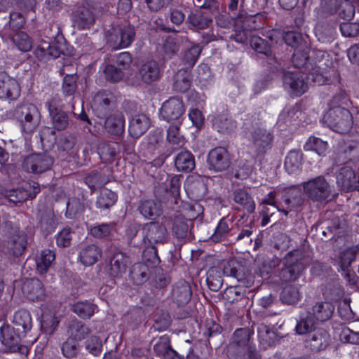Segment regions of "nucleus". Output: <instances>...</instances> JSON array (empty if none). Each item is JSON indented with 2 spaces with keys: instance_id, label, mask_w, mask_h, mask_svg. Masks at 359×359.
<instances>
[{
  "instance_id": "obj_56",
  "label": "nucleus",
  "mask_w": 359,
  "mask_h": 359,
  "mask_svg": "<svg viewBox=\"0 0 359 359\" xmlns=\"http://www.w3.org/2000/svg\"><path fill=\"white\" fill-rule=\"evenodd\" d=\"M302 269V266L299 264H297L293 266H290L283 270V276L285 280L295 279Z\"/></svg>"
},
{
  "instance_id": "obj_31",
  "label": "nucleus",
  "mask_w": 359,
  "mask_h": 359,
  "mask_svg": "<svg viewBox=\"0 0 359 359\" xmlns=\"http://www.w3.org/2000/svg\"><path fill=\"white\" fill-rule=\"evenodd\" d=\"M233 200L236 203L241 205L248 212L255 210V204L252 198L245 191L238 190L234 193Z\"/></svg>"
},
{
  "instance_id": "obj_34",
  "label": "nucleus",
  "mask_w": 359,
  "mask_h": 359,
  "mask_svg": "<svg viewBox=\"0 0 359 359\" xmlns=\"http://www.w3.org/2000/svg\"><path fill=\"white\" fill-rule=\"evenodd\" d=\"M304 149L306 150L314 151L319 155H321L327 150V144L318 137H310L304 145Z\"/></svg>"
},
{
  "instance_id": "obj_61",
  "label": "nucleus",
  "mask_w": 359,
  "mask_h": 359,
  "mask_svg": "<svg viewBox=\"0 0 359 359\" xmlns=\"http://www.w3.org/2000/svg\"><path fill=\"white\" fill-rule=\"evenodd\" d=\"M25 23L24 17L18 13H13L11 14L10 27L13 29H19L22 27Z\"/></svg>"
},
{
  "instance_id": "obj_53",
  "label": "nucleus",
  "mask_w": 359,
  "mask_h": 359,
  "mask_svg": "<svg viewBox=\"0 0 359 359\" xmlns=\"http://www.w3.org/2000/svg\"><path fill=\"white\" fill-rule=\"evenodd\" d=\"M57 224V219L53 217H44L41 221V229L46 234L52 233Z\"/></svg>"
},
{
  "instance_id": "obj_4",
  "label": "nucleus",
  "mask_w": 359,
  "mask_h": 359,
  "mask_svg": "<svg viewBox=\"0 0 359 359\" xmlns=\"http://www.w3.org/2000/svg\"><path fill=\"white\" fill-rule=\"evenodd\" d=\"M313 313L306 318H302L296 326L297 332L299 334L311 332L316 324L314 318L317 320L324 321L330 318L332 308L327 303L317 304L313 309Z\"/></svg>"
},
{
  "instance_id": "obj_50",
  "label": "nucleus",
  "mask_w": 359,
  "mask_h": 359,
  "mask_svg": "<svg viewBox=\"0 0 359 359\" xmlns=\"http://www.w3.org/2000/svg\"><path fill=\"white\" fill-rule=\"evenodd\" d=\"M159 69H138V74L145 83H150L156 80L159 76Z\"/></svg>"
},
{
  "instance_id": "obj_33",
  "label": "nucleus",
  "mask_w": 359,
  "mask_h": 359,
  "mask_svg": "<svg viewBox=\"0 0 359 359\" xmlns=\"http://www.w3.org/2000/svg\"><path fill=\"white\" fill-rule=\"evenodd\" d=\"M147 236L154 241H161L166 233V228L164 225L158 223H150L147 225Z\"/></svg>"
},
{
  "instance_id": "obj_37",
  "label": "nucleus",
  "mask_w": 359,
  "mask_h": 359,
  "mask_svg": "<svg viewBox=\"0 0 359 359\" xmlns=\"http://www.w3.org/2000/svg\"><path fill=\"white\" fill-rule=\"evenodd\" d=\"M180 126H170L168 130L167 140L175 147H182L185 144V139L180 135Z\"/></svg>"
},
{
  "instance_id": "obj_15",
  "label": "nucleus",
  "mask_w": 359,
  "mask_h": 359,
  "mask_svg": "<svg viewBox=\"0 0 359 359\" xmlns=\"http://www.w3.org/2000/svg\"><path fill=\"white\" fill-rule=\"evenodd\" d=\"M22 291L31 301L42 299L45 296L42 283L38 279L27 280L23 285Z\"/></svg>"
},
{
  "instance_id": "obj_13",
  "label": "nucleus",
  "mask_w": 359,
  "mask_h": 359,
  "mask_svg": "<svg viewBox=\"0 0 359 359\" xmlns=\"http://www.w3.org/2000/svg\"><path fill=\"white\" fill-rule=\"evenodd\" d=\"M62 51V48L56 44L50 45L49 42L42 40L38 45L35 54L40 60L48 61L58 57Z\"/></svg>"
},
{
  "instance_id": "obj_20",
  "label": "nucleus",
  "mask_w": 359,
  "mask_h": 359,
  "mask_svg": "<svg viewBox=\"0 0 359 359\" xmlns=\"http://www.w3.org/2000/svg\"><path fill=\"white\" fill-rule=\"evenodd\" d=\"M101 250L95 245L84 247L80 252L79 258L85 266L93 265L101 257Z\"/></svg>"
},
{
  "instance_id": "obj_57",
  "label": "nucleus",
  "mask_w": 359,
  "mask_h": 359,
  "mask_svg": "<svg viewBox=\"0 0 359 359\" xmlns=\"http://www.w3.org/2000/svg\"><path fill=\"white\" fill-rule=\"evenodd\" d=\"M71 233L69 229H63L57 235V243L58 245L65 247L69 245Z\"/></svg>"
},
{
  "instance_id": "obj_54",
  "label": "nucleus",
  "mask_w": 359,
  "mask_h": 359,
  "mask_svg": "<svg viewBox=\"0 0 359 359\" xmlns=\"http://www.w3.org/2000/svg\"><path fill=\"white\" fill-rule=\"evenodd\" d=\"M341 340L351 344H359V332H353L348 328H344L341 332Z\"/></svg>"
},
{
  "instance_id": "obj_43",
  "label": "nucleus",
  "mask_w": 359,
  "mask_h": 359,
  "mask_svg": "<svg viewBox=\"0 0 359 359\" xmlns=\"http://www.w3.org/2000/svg\"><path fill=\"white\" fill-rule=\"evenodd\" d=\"M62 351L66 358H73L78 352V344L75 339H68L62 346Z\"/></svg>"
},
{
  "instance_id": "obj_26",
  "label": "nucleus",
  "mask_w": 359,
  "mask_h": 359,
  "mask_svg": "<svg viewBox=\"0 0 359 359\" xmlns=\"http://www.w3.org/2000/svg\"><path fill=\"white\" fill-rule=\"evenodd\" d=\"M302 162V154L297 151L288 153L285 161V168L288 173H294L299 170Z\"/></svg>"
},
{
  "instance_id": "obj_6",
  "label": "nucleus",
  "mask_w": 359,
  "mask_h": 359,
  "mask_svg": "<svg viewBox=\"0 0 359 359\" xmlns=\"http://www.w3.org/2000/svg\"><path fill=\"white\" fill-rule=\"evenodd\" d=\"M184 111L185 107L182 100L177 97H170L162 104L158 114L161 119L171 122L180 120Z\"/></svg>"
},
{
  "instance_id": "obj_39",
  "label": "nucleus",
  "mask_w": 359,
  "mask_h": 359,
  "mask_svg": "<svg viewBox=\"0 0 359 359\" xmlns=\"http://www.w3.org/2000/svg\"><path fill=\"white\" fill-rule=\"evenodd\" d=\"M212 125L219 133L228 132L234 128V123L224 116L215 117L212 121Z\"/></svg>"
},
{
  "instance_id": "obj_5",
  "label": "nucleus",
  "mask_w": 359,
  "mask_h": 359,
  "mask_svg": "<svg viewBox=\"0 0 359 359\" xmlns=\"http://www.w3.org/2000/svg\"><path fill=\"white\" fill-rule=\"evenodd\" d=\"M283 83L292 95L300 96L307 90L309 81L306 73L295 70L284 75Z\"/></svg>"
},
{
  "instance_id": "obj_8",
  "label": "nucleus",
  "mask_w": 359,
  "mask_h": 359,
  "mask_svg": "<svg viewBox=\"0 0 359 359\" xmlns=\"http://www.w3.org/2000/svg\"><path fill=\"white\" fill-rule=\"evenodd\" d=\"M303 188L309 197L316 200L326 198L330 193V187L323 177L304 183Z\"/></svg>"
},
{
  "instance_id": "obj_11",
  "label": "nucleus",
  "mask_w": 359,
  "mask_h": 359,
  "mask_svg": "<svg viewBox=\"0 0 359 359\" xmlns=\"http://www.w3.org/2000/svg\"><path fill=\"white\" fill-rule=\"evenodd\" d=\"M20 95V87L17 80L0 72V98L16 100Z\"/></svg>"
},
{
  "instance_id": "obj_44",
  "label": "nucleus",
  "mask_w": 359,
  "mask_h": 359,
  "mask_svg": "<svg viewBox=\"0 0 359 359\" xmlns=\"http://www.w3.org/2000/svg\"><path fill=\"white\" fill-rule=\"evenodd\" d=\"M6 196L10 201L14 203L22 202L32 197V194L29 191L24 189H15L10 191Z\"/></svg>"
},
{
  "instance_id": "obj_9",
  "label": "nucleus",
  "mask_w": 359,
  "mask_h": 359,
  "mask_svg": "<svg viewBox=\"0 0 359 359\" xmlns=\"http://www.w3.org/2000/svg\"><path fill=\"white\" fill-rule=\"evenodd\" d=\"M13 323L15 330L18 332V336L12 339L11 345L18 346L20 338L25 337L31 330L32 326V318L29 313L25 310H20L15 313Z\"/></svg>"
},
{
  "instance_id": "obj_49",
  "label": "nucleus",
  "mask_w": 359,
  "mask_h": 359,
  "mask_svg": "<svg viewBox=\"0 0 359 359\" xmlns=\"http://www.w3.org/2000/svg\"><path fill=\"white\" fill-rule=\"evenodd\" d=\"M102 346V340L97 337H92L86 342V349L94 355L101 353Z\"/></svg>"
},
{
  "instance_id": "obj_19",
  "label": "nucleus",
  "mask_w": 359,
  "mask_h": 359,
  "mask_svg": "<svg viewBox=\"0 0 359 359\" xmlns=\"http://www.w3.org/2000/svg\"><path fill=\"white\" fill-rule=\"evenodd\" d=\"M27 245L26 235L22 231H19L13 235L8 241V250L9 253L14 256L21 255Z\"/></svg>"
},
{
  "instance_id": "obj_30",
  "label": "nucleus",
  "mask_w": 359,
  "mask_h": 359,
  "mask_svg": "<svg viewBox=\"0 0 359 359\" xmlns=\"http://www.w3.org/2000/svg\"><path fill=\"white\" fill-rule=\"evenodd\" d=\"M191 85L190 74L187 69H180L176 75L174 87L176 90L183 92L188 90Z\"/></svg>"
},
{
  "instance_id": "obj_35",
  "label": "nucleus",
  "mask_w": 359,
  "mask_h": 359,
  "mask_svg": "<svg viewBox=\"0 0 359 359\" xmlns=\"http://www.w3.org/2000/svg\"><path fill=\"white\" fill-rule=\"evenodd\" d=\"M48 109L50 115L52 116L54 128L59 130L65 129L68 124L67 114L62 111H57L55 110V112H54V111L50 109V105H48Z\"/></svg>"
},
{
  "instance_id": "obj_40",
  "label": "nucleus",
  "mask_w": 359,
  "mask_h": 359,
  "mask_svg": "<svg viewBox=\"0 0 359 359\" xmlns=\"http://www.w3.org/2000/svg\"><path fill=\"white\" fill-rule=\"evenodd\" d=\"M173 296L181 303L187 302L191 297V291L188 284L182 282L179 287L173 289Z\"/></svg>"
},
{
  "instance_id": "obj_24",
  "label": "nucleus",
  "mask_w": 359,
  "mask_h": 359,
  "mask_svg": "<svg viewBox=\"0 0 359 359\" xmlns=\"http://www.w3.org/2000/svg\"><path fill=\"white\" fill-rule=\"evenodd\" d=\"M55 258V254L50 250H43L36 258L37 269L41 273L46 272Z\"/></svg>"
},
{
  "instance_id": "obj_51",
  "label": "nucleus",
  "mask_w": 359,
  "mask_h": 359,
  "mask_svg": "<svg viewBox=\"0 0 359 359\" xmlns=\"http://www.w3.org/2000/svg\"><path fill=\"white\" fill-rule=\"evenodd\" d=\"M112 227L109 224H101L95 226L90 229V234L94 237L103 238L109 235Z\"/></svg>"
},
{
  "instance_id": "obj_22",
  "label": "nucleus",
  "mask_w": 359,
  "mask_h": 359,
  "mask_svg": "<svg viewBox=\"0 0 359 359\" xmlns=\"http://www.w3.org/2000/svg\"><path fill=\"white\" fill-rule=\"evenodd\" d=\"M124 123L125 120L123 114L116 113L107 118L105 128L109 133L119 135L123 132Z\"/></svg>"
},
{
  "instance_id": "obj_25",
  "label": "nucleus",
  "mask_w": 359,
  "mask_h": 359,
  "mask_svg": "<svg viewBox=\"0 0 359 359\" xmlns=\"http://www.w3.org/2000/svg\"><path fill=\"white\" fill-rule=\"evenodd\" d=\"M127 257L121 252L116 253L110 262V269L112 275L121 276L126 270Z\"/></svg>"
},
{
  "instance_id": "obj_38",
  "label": "nucleus",
  "mask_w": 359,
  "mask_h": 359,
  "mask_svg": "<svg viewBox=\"0 0 359 359\" xmlns=\"http://www.w3.org/2000/svg\"><path fill=\"white\" fill-rule=\"evenodd\" d=\"M95 309V306L89 302H77L73 306L74 312L83 318H90Z\"/></svg>"
},
{
  "instance_id": "obj_12",
  "label": "nucleus",
  "mask_w": 359,
  "mask_h": 359,
  "mask_svg": "<svg viewBox=\"0 0 359 359\" xmlns=\"http://www.w3.org/2000/svg\"><path fill=\"white\" fill-rule=\"evenodd\" d=\"M52 163V159L46 155L33 154L25 158L23 166L27 172H42L48 170Z\"/></svg>"
},
{
  "instance_id": "obj_32",
  "label": "nucleus",
  "mask_w": 359,
  "mask_h": 359,
  "mask_svg": "<svg viewBox=\"0 0 359 359\" xmlns=\"http://www.w3.org/2000/svg\"><path fill=\"white\" fill-rule=\"evenodd\" d=\"M141 215L146 219H153L160 214V210L152 201H143L139 207Z\"/></svg>"
},
{
  "instance_id": "obj_3",
  "label": "nucleus",
  "mask_w": 359,
  "mask_h": 359,
  "mask_svg": "<svg viewBox=\"0 0 359 359\" xmlns=\"http://www.w3.org/2000/svg\"><path fill=\"white\" fill-rule=\"evenodd\" d=\"M15 118L22 133L30 134L38 127L41 115L37 107L32 104H25L15 110Z\"/></svg>"
},
{
  "instance_id": "obj_60",
  "label": "nucleus",
  "mask_w": 359,
  "mask_h": 359,
  "mask_svg": "<svg viewBox=\"0 0 359 359\" xmlns=\"http://www.w3.org/2000/svg\"><path fill=\"white\" fill-rule=\"evenodd\" d=\"M115 61L118 66H129L132 62V57L129 53L123 52L115 57Z\"/></svg>"
},
{
  "instance_id": "obj_42",
  "label": "nucleus",
  "mask_w": 359,
  "mask_h": 359,
  "mask_svg": "<svg viewBox=\"0 0 359 359\" xmlns=\"http://www.w3.org/2000/svg\"><path fill=\"white\" fill-rule=\"evenodd\" d=\"M299 299V292L297 288L293 287H285L282 292V300L286 304H295Z\"/></svg>"
},
{
  "instance_id": "obj_63",
  "label": "nucleus",
  "mask_w": 359,
  "mask_h": 359,
  "mask_svg": "<svg viewBox=\"0 0 359 359\" xmlns=\"http://www.w3.org/2000/svg\"><path fill=\"white\" fill-rule=\"evenodd\" d=\"M210 20L201 15L195 17L193 20V25L198 29H205L208 27Z\"/></svg>"
},
{
  "instance_id": "obj_52",
  "label": "nucleus",
  "mask_w": 359,
  "mask_h": 359,
  "mask_svg": "<svg viewBox=\"0 0 359 359\" xmlns=\"http://www.w3.org/2000/svg\"><path fill=\"white\" fill-rule=\"evenodd\" d=\"M200 51L198 46H193L186 52L184 57L185 65L190 67L194 66L198 57Z\"/></svg>"
},
{
  "instance_id": "obj_59",
  "label": "nucleus",
  "mask_w": 359,
  "mask_h": 359,
  "mask_svg": "<svg viewBox=\"0 0 359 359\" xmlns=\"http://www.w3.org/2000/svg\"><path fill=\"white\" fill-rule=\"evenodd\" d=\"M104 74L107 79L111 81H118L121 79L123 73L121 69H104Z\"/></svg>"
},
{
  "instance_id": "obj_62",
  "label": "nucleus",
  "mask_w": 359,
  "mask_h": 359,
  "mask_svg": "<svg viewBox=\"0 0 359 359\" xmlns=\"http://www.w3.org/2000/svg\"><path fill=\"white\" fill-rule=\"evenodd\" d=\"M347 55L351 62L358 63L359 62V44L350 47Z\"/></svg>"
},
{
  "instance_id": "obj_41",
  "label": "nucleus",
  "mask_w": 359,
  "mask_h": 359,
  "mask_svg": "<svg viewBox=\"0 0 359 359\" xmlns=\"http://www.w3.org/2000/svg\"><path fill=\"white\" fill-rule=\"evenodd\" d=\"M251 47L258 53H264L266 55L272 54V50L265 41L259 36H252L250 39Z\"/></svg>"
},
{
  "instance_id": "obj_10",
  "label": "nucleus",
  "mask_w": 359,
  "mask_h": 359,
  "mask_svg": "<svg viewBox=\"0 0 359 359\" xmlns=\"http://www.w3.org/2000/svg\"><path fill=\"white\" fill-rule=\"evenodd\" d=\"M208 165L210 170L222 172L229 166V154L224 147H216L212 149L208 156Z\"/></svg>"
},
{
  "instance_id": "obj_27",
  "label": "nucleus",
  "mask_w": 359,
  "mask_h": 359,
  "mask_svg": "<svg viewBox=\"0 0 359 359\" xmlns=\"http://www.w3.org/2000/svg\"><path fill=\"white\" fill-rule=\"evenodd\" d=\"M116 194L107 189H102L97 197V206L99 208L107 209L112 206L116 201Z\"/></svg>"
},
{
  "instance_id": "obj_23",
  "label": "nucleus",
  "mask_w": 359,
  "mask_h": 359,
  "mask_svg": "<svg viewBox=\"0 0 359 359\" xmlns=\"http://www.w3.org/2000/svg\"><path fill=\"white\" fill-rule=\"evenodd\" d=\"M358 255H359V246L358 245L341 252L338 260V264L341 270L346 271Z\"/></svg>"
},
{
  "instance_id": "obj_17",
  "label": "nucleus",
  "mask_w": 359,
  "mask_h": 359,
  "mask_svg": "<svg viewBox=\"0 0 359 359\" xmlns=\"http://www.w3.org/2000/svg\"><path fill=\"white\" fill-rule=\"evenodd\" d=\"M353 170L349 167H343L337 175V183L346 191L352 189L356 184Z\"/></svg>"
},
{
  "instance_id": "obj_46",
  "label": "nucleus",
  "mask_w": 359,
  "mask_h": 359,
  "mask_svg": "<svg viewBox=\"0 0 359 359\" xmlns=\"http://www.w3.org/2000/svg\"><path fill=\"white\" fill-rule=\"evenodd\" d=\"M154 349L158 355L165 357L171 351L168 338L167 337H161L154 344Z\"/></svg>"
},
{
  "instance_id": "obj_58",
  "label": "nucleus",
  "mask_w": 359,
  "mask_h": 359,
  "mask_svg": "<svg viewBox=\"0 0 359 359\" xmlns=\"http://www.w3.org/2000/svg\"><path fill=\"white\" fill-rule=\"evenodd\" d=\"M229 230V227L228 223L226 221L222 219L219 222L215 229V234L213 235L214 239L216 241L220 240L224 236H225L228 233Z\"/></svg>"
},
{
  "instance_id": "obj_16",
  "label": "nucleus",
  "mask_w": 359,
  "mask_h": 359,
  "mask_svg": "<svg viewBox=\"0 0 359 359\" xmlns=\"http://www.w3.org/2000/svg\"><path fill=\"white\" fill-rule=\"evenodd\" d=\"M149 118L145 114H137L132 118L129 124V132L131 136L138 137L149 128Z\"/></svg>"
},
{
  "instance_id": "obj_14",
  "label": "nucleus",
  "mask_w": 359,
  "mask_h": 359,
  "mask_svg": "<svg viewBox=\"0 0 359 359\" xmlns=\"http://www.w3.org/2000/svg\"><path fill=\"white\" fill-rule=\"evenodd\" d=\"M74 25L80 29H88L93 25L95 18L88 8L82 7L78 8L73 14Z\"/></svg>"
},
{
  "instance_id": "obj_47",
  "label": "nucleus",
  "mask_w": 359,
  "mask_h": 359,
  "mask_svg": "<svg viewBox=\"0 0 359 359\" xmlns=\"http://www.w3.org/2000/svg\"><path fill=\"white\" fill-rule=\"evenodd\" d=\"M340 30L344 36H355L359 32V23L348 22L341 23Z\"/></svg>"
},
{
  "instance_id": "obj_21",
  "label": "nucleus",
  "mask_w": 359,
  "mask_h": 359,
  "mask_svg": "<svg viewBox=\"0 0 359 359\" xmlns=\"http://www.w3.org/2000/svg\"><path fill=\"white\" fill-rule=\"evenodd\" d=\"M175 165L178 171L189 172L194 168V158L189 151H182L176 156Z\"/></svg>"
},
{
  "instance_id": "obj_2",
  "label": "nucleus",
  "mask_w": 359,
  "mask_h": 359,
  "mask_svg": "<svg viewBox=\"0 0 359 359\" xmlns=\"http://www.w3.org/2000/svg\"><path fill=\"white\" fill-rule=\"evenodd\" d=\"M322 121L332 130L340 133L348 132L353 123L350 111L339 106L331 107L326 110Z\"/></svg>"
},
{
  "instance_id": "obj_29",
  "label": "nucleus",
  "mask_w": 359,
  "mask_h": 359,
  "mask_svg": "<svg viewBox=\"0 0 359 359\" xmlns=\"http://www.w3.org/2000/svg\"><path fill=\"white\" fill-rule=\"evenodd\" d=\"M306 74L309 83L323 85L332 81L330 78H328L329 74L326 69H311Z\"/></svg>"
},
{
  "instance_id": "obj_64",
  "label": "nucleus",
  "mask_w": 359,
  "mask_h": 359,
  "mask_svg": "<svg viewBox=\"0 0 359 359\" xmlns=\"http://www.w3.org/2000/svg\"><path fill=\"white\" fill-rule=\"evenodd\" d=\"M131 8V1L130 0H119L117 10L121 14L128 13Z\"/></svg>"
},
{
  "instance_id": "obj_36",
  "label": "nucleus",
  "mask_w": 359,
  "mask_h": 359,
  "mask_svg": "<svg viewBox=\"0 0 359 359\" xmlns=\"http://www.w3.org/2000/svg\"><path fill=\"white\" fill-rule=\"evenodd\" d=\"M13 41L21 51L27 52L32 48V41L29 37L23 32L16 33L13 37Z\"/></svg>"
},
{
  "instance_id": "obj_48",
  "label": "nucleus",
  "mask_w": 359,
  "mask_h": 359,
  "mask_svg": "<svg viewBox=\"0 0 359 359\" xmlns=\"http://www.w3.org/2000/svg\"><path fill=\"white\" fill-rule=\"evenodd\" d=\"M328 338L327 333L325 330H318L312 337V340L317 343L311 346L313 348L321 349L327 344Z\"/></svg>"
},
{
  "instance_id": "obj_1",
  "label": "nucleus",
  "mask_w": 359,
  "mask_h": 359,
  "mask_svg": "<svg viewBox=\"0 0 359 359\" xmlns=\"http://www.w3.org/2000/svg\"><path fill=\"white\" fill-rule=\"evenodd\" d=\"M269 38L273 43L280 44L283 41L285 43L294 48L292 61L294 67H299L308 60L309 48L306 42H302V36L299 33L287 32L282 33L280 31L274 30L269 35Z\"/></svg>"
},
{
  "instance_id": "obj_7",
  "label": "nucleus",
  "mask_w": 359,
  "mask_h": 359,
  "mask_svg": "<svg viewBox=\"0 0 359 359\" xmlns=\"http://www.w3.org/2000/svg\"><path fill=\"white\" fill-rule=\"evenodd\" d=\"M134 36V29L130 25H124L114 29L107 38V42L114 48H126L132 43Z\"/></svg>"
},
{
  "instance_id": "obj_28",
  "label": "nucleus",
  "mask_w": 359,
  "mask_h": 359,
  "mask_svg": "<svg viewBox=\"0 0 359 359\" xmlns=\"http://www.w3.org/2000/svg\"><path fill=\"white\" fill-rule=\"evenodd\" d=\"M271 134L262 129L255 130L252 135L253 144L260 150L267 148L271 143Z\"/></svg>"
},
{
  "instance_id": "obj_45",
  "label": "nucleus",
  "mask_w": 359,
  "mask_h": 359,
  "mask_svg": "<svg viewBox=\"0 0 359 359\" xmlns=\"http://www.w3.org/2000/svg\"><path fill=\"white\" fill-rule=\"evenodd\" d=\"M188 116L192 125L197 129L199 130L203 127L205 118L201 111L195 107H191L189 111Z\"/></svg>"
},
{
  "instance_id": "obj_18",
  "label": "nucleus",
  "mask_w": 359,
  "mask_h": 359,
  "mask_svg": "<svg viewBox=\"0 0 359 359\" xmlns=\"http://www.w3.org/2000/svg\"><path fill=\"white\" fill-rule=\"evenodd\" d=\"M112 95L106 92H99L93 97L91 107L97 116H103L109 109Z\"/></svg>"
},
{
  "instance_id": "obj_55",
  "label": "nucleus",
  "mask_w": 359,
  "mask_h": 359,
  "mask_svg": "<svg viewBox=\"0 0 359 359\" xmlns=\"http://www.w3.org/2000/svg\"><path fill=\"white\" fill-rule=\"evenodd\" d=\"M63 90L67 95H72L76 90V77L74 75H67L64 78Z\"/></svg>"
}]
</instances>
